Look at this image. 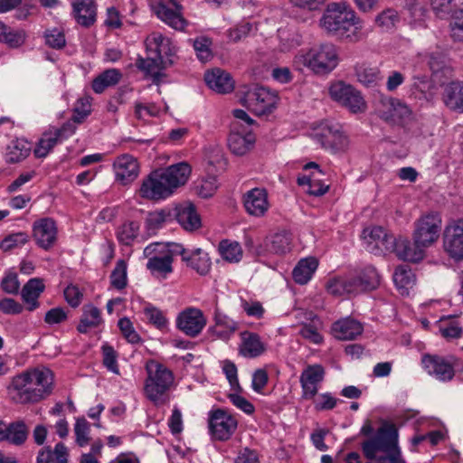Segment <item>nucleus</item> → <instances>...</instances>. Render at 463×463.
<instances>
[{
    "mask_svg": "<svg viewBox=\"0 0 463 463\" xmlns=\"http://www.w3.org/2000/svg\"><path fill=\"white\" fill-rule=\"evenodd\" d=\"M359 434L364 437L361 449L367 459L377 463H405L399 447L398 429L393 423L383 421L375 430L372 420H366Z\"/></svg>",
    "mask_w": 463,
    "mask_h": 463,
    "instance_id": "1",
    "label": "nucleus"
},
{
    "mask_svg": "<svg viewBox=\"0 0 463 463\" xmlns=\"http://www.w3.org/2000/svg\"><path fill=\"white\" fill-rule=\"evenodd\" d=\"M52 383L53 375L50 369L35 368L14 376L8 392L15 403H34L52 393Z\"/></svg>",
    "mask_w": 463,
    "mask_h": 463,
    "instance_id": "2",
    "label": "nucleus"
},
{
    "mask_svg": "<svg viewBox=\"0 0 463 463\" xmlns=\"http://www.w3.org/2000/svg\"><path fill=\"white\" fill-rule=\"evenodd\" d=\"M320 26L331 35L356 43L363 39V22L345 3H330L320 19Z\"/></svg>",
    "mask_w": 463,
    "mask_h": 463,
    "instance_id": "3",
    "label": "nucleus"
},
{
    "mask_svg": "<svg viewBox=\"0 0 463 463\" xmlns=\"http://www.w3.org/2000/svg\"><path fill=\"white\" fill-rule=\"evenodd\" d=\"M147 377L145 382V394L155 405L160 406L169 401L168 392L174 383V374L163 364L155 360L146 362Z\"/></svg>",
    "mask_w": 463,
    "mask_h": 463,
    "instance_id": "4",
    "label": "nucleus"
},
{
    "mask_svg": "<svg viewBox=\"0 0 463 463\" xmlns=\"http://www.w3.org/2000/svg\"><path fill=\"white\" fill-rule=\"evenodd\" d=\"M303 59L304 64L319 75L329 73L338 64L336 47L330 43L314 46L303 56Z\"/></svg>",
    "mask_w": 463,
    "mask_h": 463,
    "instance_id": "5",
    "label": "nucleus"
},
{
    "mask_svg": "<svg viewBox=\"0 0 463 463\" xmlns=\"http://www.w3.org/2000/svg\"><path fill=\"white\" fill-rule=\"evenodd\" d=\"M442 220L438 212L423 214L415 222L412 240L424 250L434 244L441 231Z\"/></svg>",
    "mask_w": 463,
    "mask_h": 463,
    "instance_id": "6",
    "label": "nucleus"
},
{
    "mask_svg": "<svg viewBox=\"0 0 463 463\" xmlns=\"http://www.w3.org/2000/svg\"><path fill=\"white\" fill-rule=\"evenodd\" d=\"M279 97L262 86H255L244 94L243 106L257 116L270 114L277 106Z\"/></svg>",
    "mask_w": 463,
    "mask_h": 463,
    "instance_id": "7",
    "label": "nucleus"
},
{
    "mask_svg": "<svg viewBox=\"0 0 463 463\" xmlns=\"http://www.w3.org/2000/svg\"><path fill=\"white\" fill-rule=\"evenodd\" d=\"M458 362L459 360L454 355L424 354L421 357V364L427 373L442 382L453 379Z\"/></svg>",
    "mask_w": 463,
    "mask_h": 463,
    "instance_id": "8",
    "label": "nucleus"
},
{
    "mask_svg": "<svg viewBox=\"0 0 463 463\" xmlns=\"http://www.w3.org/2000/svg\"><path fill=\"white\" fill-rule=\"evenodd\" d=\"M329 95L332 99L348 109L352 113H362L366 109V102L361 92L343 81L333 83L329 88Z\"/></svg>",
    "mask_w": 463,
    "mask_h": 463,
    "instance_id": "9",
    "label": "nucleus"
},
{
    "mask_svg": "<svg viewBox=\"0 0 463 463\" xmlns=\"http://www.w3.org/2000/svg\"><path fill=\"white\" fill-rule=\"evenodd\" d=\"M208 426L213 439L225 441L236 430L238 421L227 410L218 408L209 412Z\"/></svg>",
    "mask_w": 463,
    "mask_h": 463,
    "instance_id": "10",
    "label": "nucleus"
},
{
    "mask_svg": "<svg viewBox=\"0 0 463 463\" xmlns=\"http://www.w3.org/2000/svg\"><path fill=\"white\" fill-rule=\"evenodd\" d=\"M162 169L152 171L142 182L140 196L152 201L168 197L174 193Z\"/></svg>",
    "mask_w": 463,
    "mask_h": 463,
    "instance_id": "11",
    "label": "nucleus"
},
{
    "mask_svg": "<svg viewBox=\"0 0 463 463\" xmlns=\"http://www.w3.org/2000/svg\"><path fill=\"white\" fill-rule=\"evenodd\" d=\"M362 237L366 243V250L374 254L391 252L395 248L396 237L381 226L364 229Z\"/></svg>",
    "mask_w": 463,
    "mask_h": 463,
    "instance_id": "12",
    "label": "nucleus"
},
{
    "mask_svg": "<svg viewBox=\"0 0 463 463\" xmlns=\"http://www.w3.org/2000/svg\"><path fill=\"white\" fill-rule=\"evenodd\" d=\"M315 137L324 148L334 152L345 151L349 146V139L339 124H325Z\"/></svg>",
    "mask_w": 463,
    "mask_h": 463,
    "instance_id": "13",
    "label": "nucleus"
},
{
    "mask_svg": "<svg viewBox=\"0 0 463 463\" xmlns=\"http://www.w3.org/2000/svg\"><path fill=\"white\" fill-rule=\"evenodd\" d=\"M445 252L455 260H463V218L448 225L443 235Z\"/></svg>",
    "mask_w": 463,
    "mask_h": 463,
    "instance_id": "14",
    "label": "nucleus"
},
{
    "mask_svg": "<svg viewBox=\"0 0 463 463\" xmlns=\"http://www.w3.org/2000/svg\"><path fill=\"white\" fill-rule=\"evenodd\" d=\"M206 325L202 310L187 307L180 312L176 318V327L190 337L197 336Z\"/></svg>",
    "mask_w": 463,
    "mask_h": 463,
    "instance_id": "15",
    "label": "nucleus"
},
{
    "mask_svg": "<svg viewBox=\"0 0 463 463\" xmlns=\"http://www.w3.org/2000/svg\"><path fill=\"white\" fill-rule=\"evenodd\" d=\"M148 55L146 58L138 56L136 60V67L143 71L146 76H150L153 82L158 85L161 82V79L165 74L162 72L167 66L173 64L171 59L164 60L159 52H147Z\"/></svg>",
    "mask_w": 463,
    "mask_h": 463,
    "instance_id": "16",
    "label": "nucleus"
},
{
    "mask_svg": "<svg viewBox=\"0 0 463 463\" xmlns=\"http://www.w3.org/2000/svg\"><path fill=\"white\" fill-rule=\"evenodd\" d=\"M33 238L39 247L48 250L57 240V226L53 219L42 218L33 225Z\"/></svg>",
    "mask_w": 463,
    "mask_h": 463,
    "instance_id": "17",
    "label": "nucleus"
},
{
    "mask_svg": "<svg viewBox=\"0 0 463 463\" xmlns=\"http://www.w3.org/2000/svg\"><path fill=\"white\" fill-rule=\"evenodd\" d=\"M325 369L321 364L307 365L300 375L302 397L306 400L314 398L318 391V384L323 382Z\"/></svg>",
    "mask_w": 463,
    "mask_h": 463,
    "instance_id": "18",
    "label": "nucleus"
},
{
    "mask_svg": "<svg viewBox=\"0 0 463 463\" xmlns=\"http://www.w3.org/2000/svg\"><path fill=\"white\" fill-rule=\"evenodd\" d=\"M243 205L250 215L263 216L269 206L267 191L263 188H253L248 191L243 195Z\"/></svg>",
    "mask_w": 463,
    "mask_h": 463,
    "instance_id": "19",
    "label": "nucleus"
},
{
    "mask_svg": "<svg viewBox=\"0 0 463 463\" xmlns=\"http://www.w3.org/2000/svg\"><path fill=\"white\" fill-rule=\"evenodd\" d=\"M172 219H176L186 231H194L201 227V218L196 213L194 205L184 203L171 209Z\"/></svg>",
    "mask_w": 463,
    "mask_h": 463,
    "instance_id": "20",
    "label": "nucleus"
},
{
    "mask_svg": "<svg viewBox=\"0 0 463 463\" xmlns=\"http://www.w3.org/2000/svg\"><path fill=\"white\" fill-rule=\"evenodd\" d=\"M391 252H394L400 260L413 263L422 260L425 257V250L405 237L396 238L395 248L392 249Z\"/></svg>",
    "mask_w": 463,
    "mask_h": 463,
    "instance_id": "21",
    "label": "nucleus"
},
{
    "mask_svg": "<svg viewBox=\"0 0 463 463\" xmlns=\"http://www.w3.org/2000/svg\"><path fill=\"white\" fill-rule=\"evenodd\" d=\"M240 336L241 342L239 345V354L241 356L256 358L265 353L266 345L257 333L245 330L240 334Z\"/></svg>",
    "mask_w": 463,
    "mask_h": 463,
    "instance_id": "22",
    "label": "nucleus"
},
{
    "mask_svg": "<svg viewBox=\"0 0 463 463\" xmlns=\"http://www.w3.org/2000/svg\"><path fill=\"white\" fill-rule=\"evenodd\" d=\"M156 246L158 244H151L144 250V255L148 258L146 269L152 274L157 273L165 278L167 274L173 271V256L170 253H166L162 257L152 256Z\"/></svg>",
    "mask_w": 463,
    "mask_h": 463,
    "instance_id": "23",
    "label": "nucleus"
},
{
    "mask_svg": "<svg viewBox=\"0 0 463 463\" xmlns=\"http://www.w3.org/2000/svg\"><path fill=\"white\" fill-rule=\"evenodd\" d=\"M254 143L255 137L251 132L241 133L237 124H232L228 137V146L232 154L243 156L253 147Z\"/></svg>",
    "mask_w": 463,
    "mask_h": 463,
    "instance_id": "24",
    "label": "nucleus"
},
{
    "mask_svg": "<svg viewBox=\"0 0 463 463\" xmlns=\"http://www.w3.org/2000/svg\"><path fill=\"white\" fill-rule=\"evenodd\" d=\"M117 178L121 181L123 184H128L133 182L139 174V165L135 157L130 155H122L118 156L115 163Z\"/></svg>",
    "mask_w": 463,
    "mask_h": 463,
    "instance_id": "25",
    "label": "nucleus"
},
{
    "mask_svg": "<svg viewBox=\"0 0 463 463\" xmlns=\"http://www.w3.org/2000/svg\"><path fill=\"white\" fill-rule=\"evenodd\" d=\"M175 251L182 256L183 261L191 267L197 273L206 275L211 269V260L208 254L201 249L194 250L191 255L186 254V250L182 245H176Z\"/></svg>",
    "mask_w": 463,
    "mask_h": 463,
    "instance_id": "26",
    "label": "nucleus"
},
{
    "mask_svg": "<svg viewBox=\"0 0 463 463\" xmlns=\"http://www.w3.org/2000/svg\"><path fill=\"white\" fill-rule=\"evenodd\" d=\"M291 239L287 232L275 233L268 237L264 241V246L260 245L256 249L258 255H264L266 253L282 255L290 250Z\"/></svg>",
    "mask_w": 463,
    "mask_h": 463,
    "instance_id": "27",
    "label": "nucleus"
},
{
    "mask_svg": "<svg viewBox=\"0 0 463 463\" xmlns=\"http://www.w3.org/2000/svg\"><path fill=\"white\" fill-rule=\"evenodd\" d=\"M170 3L175 7V10L165 5H159L156 8V15L175 30H184L187 23L181 13L183 6L177 0H170Z\"/></svg>",
    "mask_w": 463,
    "mask_h": 463,
    "instance_id": "28",
    "label": "nucleus"
},
{
    "mask_svg": "<svg viewBox=\"0 0 463 463\" xmlns=\"http://www.w3.org/2000/svg\"><path fill=\"white\" fill-rule=\"evenodd\" d=\"M204 80L210 89L218 93H230L234 89V80L231 74L221 69L207 71L204 74Z\"/></svg>",
    "mask_w": 463,
    "mask_h": 463,
    "instance_id": "29",
    "label": "nucleus"
},
{
    "mask_svg": "<svg viewBox=\"0 0 463 463\" xmlns=\"http://www.w3.org/2000/svg\"><path fill=\"white\" fill-rule=\"evenodd\" d=\"M363 330L362 324L351 317L339 319L332 326L335 337L340 340H353L360 335Z\"/></svg>",
    "mask_w": 463,
    "mask_h": 463,
    "instance_id": "30",
    "label": "nucleus"
},
{
    "mask_svg": "<svg viewBox=\"0 0 463 463\" xmlns=\"http://www.w3.org/2000/svg\"><path fill=\"white\" fill-rule=\"evenodd\" d=\"M44 288L43 280L39 278L31 279L24 284L21 295L24 302L28 305L26 307L28 311H33L39 307L38 298Z\"/></svg>",
    "mask_w": 463,
    "mask_h": 463,
    "instance_id": "31",
    "label": "nucleus"
},
{
    "mask_svg": "<svg viewBox=\"0 0 463 463\" xmlns=\"http://www.w3.org/2000/svg\"><path fill=\"white\" fill-rule=\"evenodd\" d=\"M73 14L77 22L89 27L96 21V5L94 0H72Z\"/></svg>",
    "mask_w": 463,
    "mask_h": 463,
    "instance_id": "32",
    "label": "nucleus"
},
{
    "mask_svg": "<svg viewBox=\"0 0 463 463\" xmlns=\"http://www.w3.org/2000/svg\"><path fill=\"white\" fill-rule=\"evenodd\" d=\"M162 170L166 179L169 180L168 183L173 191L177 187L184 185L187 182L192 172L191 165L186 162H180L178 164L169 165Z\"/></svg>",
    "mask_w": 463,
    "mask_h": 463,
    "instance_id": "33",
    "label": "nucleus"
},
{
    "mask_svg": "<svg viewBox=\"0 0 463 463\" xmlns=\"http://www.w3.org/2000/svg\"><path fill=\"white\" fill-rule=\"evenodd\" d=\"M357 294L375 289L380 285V276L375 268L368 266L358 275L353 276Z\"/></svg>",
    "mask_w": 463,
    "mask_h": 463,
    "instance_id": "34",
    "label": "nucleus"
},
{
    "mask_svg": "<svg viewBox=\"0 0 463 463\" xmlns=\"http://www.w3.org/2000/svg\"><path fill=\"white\" fill-rule=\"evenodd\" d=\"M326 289L333 296L357 294V288L352 275L329 279Z\"/></svg>",
    "mask_w": 463,
    "mask_h": 463,
    "instance_id": "35",
    "label": "nucleus"
},
{
    "mask_svg": "<svg viewBox=\"0 0 463 463\" xmlns=\"http://www.w3.org/2000/svg\"><path fill=\"white\" fill-rule=\"evenodd\" d=\"M317 266L318 261L314 257L300 260L292 271L295 282L299 285L307 284L312 278Z\"/></svg>",
    "mask_w": 463,
    "mask_h": 463,
    "instance_id": "36",
    "label": "nucleus"
},
{
    "mask_svg": "<svg viewBox=\"0 0 463 463\" xmlns=\"http://www.w3.org/2000/svg\"><path fill=\"white\" fill-rule=\"evenodd\" d=\"M444 102L447 107L463 112V82H451L444 91Z\"/></svg>",
    "mask_w": 463,
    "mask_h": 463,
    "instance_id": "37",
    "label": "nucleus"
},
{
    "mask_svg": "<svg viewBox=\"0 0 463 463\" xmlns=\"http://www.w3.org/2000/svg\"><path fill=\"white\" fill-rule=\"evenodd\" d=\"M29 428L22 420L7 424L5 441L14 446H22L28 438Z\"/></svg>",
    "mask_w": 463,
    "mask_h": 463,
    "instance_id": "38",
    "label": "nucleus"
},
{
    "mask_svg": "<svg viewBox=\"0 0 463 463\" xmlns=\"http://www.w3.org/2000/svg\"><path fill=\"white\" fill-rule=\"evenodd\" d=\"M101 322L100 310L92 305H88L83 307V314L77 326V330L81 334H85L90 328L99 326Z\"/></svg>",
    "mask_w": 463,
    "mask_h": 463,
    "instance_id": "39",
    "label": "nucleus"
},
{
    "mask_svg": "<svg viewBox=\"0 0 463 463\" xmlns=\"http://www.w3.org/2000/svg\"><path fill=\"white\" fill-rule=\"evenodd\" d=\"M121 77V72L117 69L106 70L93 80L92 90L94 92L100 94L107 88L118 84Z\"/></svg>",
    "mask_w": 463,
    "mask_h": 463,
    "instance_id": "40",
    "label": "nucleus"
},
{
    "mask_svg": "<svg viewBox=\"0 0 463 463\" xmlns=\"http://www.w3.org/2000/svg\"><path fill=\"white\" fill-rule=\"evenodd\" d=\"M31 151L30 145L24 140H14L7 146L5 161L9 164H15L25 159Z\"/></svg>",
    "mask_w": 463,
    "mask_h": 463,
    "instance_id": "41",
    "label": "nucleus"
},
{
    "mask_svg": "<svg viewBox=\"0 0 463 463\" xmlns=\"http://www.w3.org/2000/svg\"><path fill=\"white\" fill-rule=\"evenodd\" d=\"M147 52H152L153 50V52H159V55L162 57L163 55L167 57L174 55L175 50L172 47L170 39L164 36L163 34L154 33L151 38L147 39Z\"/></svg>",
    "mask_w": 463,
    "mask_h": 463,
    "instance_id": "42",
    "label": "nucleus"
},
{
    "mask_svg": "<svg viewBox=\"0 0 463 463\" xmlns=\"http://www.w3.org/2000/svg\"><path fill=\"white\" fill-rule=\"evenodd\" d=\"M140 224L136 221H126L117 230V238L124 245H131L139 234Z\"/></svg>",
    "mask_w": 463,
    "mask_h": 463,
    "instance_id": "43",
    "label": "nucleus"
},
{
    "mask_svg": "<svg viewBox=\"0 0 463 463\" xmlns=\"http://www.w3.org/2000/svg\"><path fill=\"white\" fill-rule=\"evenodd\" d=\"M172 221L171 208H165L149 213L146 219V227L148 232H155L162 228L165 223Z\"/></svg>",
    "mask_w": 463,
    "mask_h": 463,
    "instance_id": "44",
    "label": "nucleus"
},
{
    "mask_svg": "<svg viewBox=\"0 0 463 463\" xmlns=\"http://www.w3.org/2000/svg\"><path fill=\"white\" fill-rule=\"evenodd\" d=\"M219 251L223 260L229 262H238L242 258L241 247L236 241H222L219 244Z\"/></svg>",
    "mask_w": 463,
    "mask_h": 463,
    "instance_id": "45",
    "label": "nucleus"
},
{
    "mask_svg": "<svg viewBox=\"0 0 463 463\" xmlns=\"http://www.w3.org/2000/svg\"><path fill=\"white\" fill-rule=\"evenodd\" d=\"M61 142L53 132H45L43 137L38 141L33 150V154L38 158L45 157L49 152Z\"/></svg>",
    "mask_w": 463,
    "mask_h": 463,
    "instance_id": "46",
    "label": "nucleus"
},
{
    "mask_svg": "<svg viewBox=\"0 0 463 463\" xmlns=\"http://www.w3.org/2000/svg\"><path fill=\"white\" fill-rule=\"evenodd\" d=\"M127 281V263L124 260H118L110 274L111 287L121 290L126 288Z\"/></svg>",
    "mask_w": 463,
    "mask_h": 463,
    "instance_id": "47",
    "label": "nucleus"
},
{
    "mask_svg": "<svg viewBox=\"0 0 463 463\" xmlns=\"http://www.w3.org/2000/svg\"><path fill=\"white\" fill-rule=\"evenodd\" d=\"M440 335L447 340L459 338L462 335V327L458 321L450 318L441 319L439 325Z\"/></svg>",
    "mask_w": 463,
    "mask_h": 463,
    "instance_id": "48",
    "label": "nucleus"
},
{
    "mask_svg": "<svg viewBox=\"0 0 463 463\" xmlns=\"http://www.w3.org/2000/svg\"><path fill=\"white\" fill-rule=\"evenodd\" d=\"M393 281L398 288L402 289V294L407 293L408 288L414 282V275L411 270L403 266L398 267L393 273Z\"/></svg>",
    "mask_w": 463,
    "mask_h": 463,
    "instance_id": "49",
    "label": "nucleus"
},
{
    "mask_svg": "<svg viewBox=\"0 0 463 463\" xmlns=\"http://www.w3.org/2000/svg\"><path fill=\"white\" fill-rule=\"evenodd\" d=\"M29 241V235L26 232H19L9 234L0 243V249L3 251H9L16 247L25 244Z\"/></svg>",
    "mask_w": 463,
    "mask_h": 463,
    "instance_id": "50",
    "label": "nucleus"
},
{
    "mask_svg": "<svg viewBox=\"0 0 463 463\" xmlns=\"http://www.w3.org/2000/svg\"><path fill=\"white\" fill-rule=\"evenodd\" d=\"M90 100L88 97L80 98L77 100L73 109L71 120L75 123H82L91 111Z\"/></svg>",
    "mask_w": 463,
    "mask_h": 463,
    "instance_id": "51",
    "label": "nucleus"
},
{
    "mask_svg": "<svg viewBox=\"0 0 463 463\" xmlns=\"http://www.w3.org/2000/svg\"><path fill=\"white\" fill-rule=\"evenodd\" d=\"M103 355V364L110 372L118 374L119 369L118 364V354L109 345H103L101 347Z\"/></svg>",
    "mask_w": 463,
    "mask_h": 463,
    "instance_id": "52",
    "label": "nucleus"
},
{
    "mask_svg": "<svg viewBox=\"0 0 463 463\" xmlns=\"http://www.w3.org/2000/svg\"><path fill=\"white\" fill-rule=\"evenodd\" d=\"M148 321L153 324L157 329L163 330L167 326V319L164 313L157 307L149 306L144 310Z\"/></svg>",
    "mask_w": 463,
    "mask_h": 463,
    "instance_id": "53",
    "label": "nucleus"
},
{
    "mask_svg": "<svg viewBox=\"0 0 463 463\" xmlns=\"http://www.w3.org/2000/svg\"><path fill=\"white\" fill-rule=\"evenodd\" d=\"M356 75L358 80L366 87H372L378 83L381 80L380 72L377 69L362 68L357 70Z\"/></svg>",
    "mask_w": 463,
    "mask_h": 463,
    "instance_id": "54",
    "label": "nucleus"
},
{
    "mask_svg": "<svg viewBox=\"0 0 463 463\" xmlns=\"http://www.w3.org/2000/svg\"><path fill=\"white\" fill-rule=\"evenodd\" d=\"M25 41V33L23 30H13L7 26L1 43H6L11 48H18Z\"/></svg>",
    "mask_w": 463,
    "mask_h": 463,
    "instance_id": "55",
    "label": "nucleus"
},
{
    "mask_svg": "<svg viewBox=\"0 0 463 463\" xmlns=\"http://www.w3.org/2000/svg\"><path fill=\"white\" fill-rule=\"evenodd\" d=\"M118 326L123 336L131 344H137L141 341L139 335L135 331L133 324L128 317L118 320Z\"/></svg>",
    "mask_w": 463,
    "mask_h": 463,
    "instance_id": "56",
    "label": "nucleus"
},
{
    "mask_svg": "<svg viewBox=\"0 0 463 463\" xmlns=\"http://www.w3.org/2000/svg\"><path fill=\"white\" fill-rule=\"evenodd\" d=\"M211 43L210 39L206 37H200L194 40V48L200 61L205 62L212 58Z\"/></svg>",
    "mask_w": 463,
    "mask_h": 463,
    "instance_id": "57",
    "label": "nucleus"
},
{
    "mask_svg": "<svg viewBox=\"0 0 463 463\" xmlns=\"http://www.w3.org/2000/svg\"><path fill=\"white\" fill-rule=\"evenodd\" d=\"M90 424L85 418H80L76 420L74 432L76 442L80 447H84L89 443Z\"/></svg>",
    "mask_w": 463,
    "mask_h": 463,
    "instance_id": "58",
    "label": "nucleus"
},
{
    "mask_svg": "<svg viewBox=\"0 0 463 463\" xmlns=\"http://www.w3.org/2000/svg\"><path fill=\"white\" fill-rule=\"evenodd\" d=\"M45 43L53 49H61L66 44L64 33L57 28L47 30L44 33Z\"/></svg>",
    "mask_w": 463,
    "mask_h": 463,
    "instance_id": "59",
    "label": "nucleus"
},
{
    "mask_svg": "<svg viewBox=\"0 0 463 463\" xmlns=\"http://www.w3.org/2000/svg\"><path fill=\"white\" fill-rule=\"evenodd\" d=\"M381 106H395L396 109H393L394 112V120L395 119H402L410 115V109L409 108L402 103L399 99H393V98H382L380 100Z\"/></svg>",
    "mask_w": 463,
    "mask_h": 463,
    "instance_id": "60",
    "label": "nucleus"
},
{
    "mask_svg": "<svg viewBox=\"0 0 463 463\" xmlns=\"http://www.w3.org/2000/svg\"><path fill=\"white\" fill-rule=\"evenodd\" d=\"M217 190V180L214 176L203 180L195 187L196 194L202 198H209L214 194Z\"/></svg>",
    "mask_w": 463,
    "mask_h": 463,
    "instance_id": "61",
    "label": "nucleus"
},
{
    "mask_svg": "<svg viewBox=\"0 0 463 463\" xmlns=\"http://www.w3.org/2000/svg\"><path fill=\"white\" fill-rule=\"evenodd\" d=\"M321 175H323L321 170H318V172L312 173L310 185L307 190V193L309 194L319 196L325 194L328 191L329 185L326 184L321 181Z\"/></svg>",
    "mask_w": 463,
    "mask_h": 463,
    "instance_id": "62",
    "label": "nucleus"
},
{
    "mask_svg": "<svg viewBox=\"0 0 463 463\" xmlns=\"http://www.w3.org/2000/svg\"><path fill=\"white\" fill-rule=\"evenodd\" d=\"M329 430L326 428H317L310 435V439L314 447L319 451H326L328 446L324 442L325 438L328 435Z\"/></svg>",
    "mask_w": 463,
    "mask_h": 463,
    "instance_id": "63",
    "label": "nucleus"
},
{
    "mask_svg": "<svg viewBox=\"0 0 463 463\" xmlns=\"http://www.w3.org/2000/svg\"><path fill=\"white\" fill-rule=\"evenodd\" d=\"M449 26L452 39L457 42H463V9L460 10V16H456Z\"/></svg>",
    "mask_w": 463,
    "mask_h": 463,
    "instance_id": "64",
    "label": "nucleus"
}]
</instances>
